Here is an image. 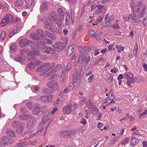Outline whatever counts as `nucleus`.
<instances>
[{
	"label": "nucleus",
	"instance_id": "1",
	"mask_svg": "<svg viewBox=\"0 0 147 147\" xmlns=\"http://www.w3.org/2000/svg\"><path fill=\"white\" fill-rule=\"evenodd\" d=\"M55 65V63H45L42 65L39 66L36 70L37 71H40V74L41 76H43L47 73L48 71L52 69Z\"/></svg>",
	"mask_w": 147,
	"mask_h": 147
},
{
	"label": "nucleus",
	"instance_id": "2",
	"mask_svg": "<svg viewBox=\"0 0 147 147\" xmlns=\"http://www.w3.org/2000/svg\"><path fill=\"white\" fill-rule=\"evenodd\" d=\"M11 126L13 128L16 129V131L19 134L21 133L24 130V125L20 121H13L12 122Z\"/></svg>",
	"mask_w": 147,
	"mask_h": 147
},
{
	"label": "nucleus",
	"instance_id": "3",
	"mask_svg": "<svg viewBox=\"0 0 147 147\" xmlns=\"http://www.w3.org/2000/svg\"><path fill=\"white\" fill-rule=\"evenodd\" d=\"M90 60V56H88L87 54L82 53L80 55L78 62L80 64H86Z\"/></svg>",
	"mask_w": 147,
	"mask_h": 147
},
{
	"label": "nucleus",
	"instance_id": "4",
	"mask_svg": "<svg viewBox=\"0 0 147 147\" xmlns=\"http://www.w3.org/2000/svg\"><path fill=\"white\" fill-rule=\"evenodd\" d=\"M13 20L12 16L11 14H7L6 16L2 20L0 25L1 26H4L8 23H12Z\"/></svg>",
	"mask_w": 147,
	"mask_h": 147
},
{
	"label": "nucleus",
	"instance_id": "5",
	"mask_svg": "<svg viewBox=\"0 0 147 147\" xmlns=\"http://www.w3.org/2000/svg\"><path fill=\"white\" fill-rule=\"evenodd\" d=\"M20 46L21 47H24L27 46L29 45H32L34 44V41H30L26 38H21L19 41Z\"/></svg>",
	"mask_w": 147,
	"mask_h": 147
},
{
	"label": "nucleus",
	"instance_id": "6",
	"mask_svg": "<svg viewBox=\"0 0 147 147\" xmlns=\"http://www.w3.org/2000/svg\"><path fill=\"white\" fill-rule=\"evenodd\" d=\"M36 123V118L33 116L29 119V121L27 123L26 127L28 129H31L33 128V126Z\"/></svg>",
	"mask_w": 147,
	"mask_h": 147
},
{
	"label": "nucleus",
	"instance_id": "7",
	"mask_svg": "<svg viewBox=\"0 0 147 147\" xmlns=\"http://www.w3.org/2000/svg\"><path fill=\"white\" fill-rule=\"evenodd\" d=\"M72 104H69L63 107V113L64 114H69L72 111Z\"/></svg>",
	"mask_w": 147,
	"mask_h": 147
},
{
	"label": "nucleus",
	"instance_id": "8",
	"mask_svg": "<svg viewBox=\"0 0 147 147\" xmlns=\"http://www.w3.org/2000/svg\"><path fill=\"white\" fill-rule=\"evenodd\" d=\"M48 86L52 88L53 90H57L59 89L57 82L54 81H52L47 83Z\"/></svg>",
	"mask_w": 147,
	"mask_h": 147
},
{
	"label": "nucleus",
	"instance_id": "9",
	"mask_svg": "<svg viewBox=\"0 0 147 147\" xmlns=\"http://www.w3.org/2000/svg\"><path fill=\"white\" fill-rule=\"evenodd\" d=\"M45 108V106H42L40 107L37 105H36L34 106V110L32 111V114L34 115H37L39 114L41 110Z\"/></svg>",
	"mask_w": 147,
	"mask_h": 147
},
{
	"label": "nucleus",
	"instance_id": "10",
	"mask_svg": "<svg viewBox=\"0 0 147 147\" xmlns=\"http://www.w3.org/2000/svg\"><path fill=\"white\" fill-rule=\"evenodd\" d=\"M51 46L59 51L61 50L63 48L62 44L60 42H58L55 44H52Z\"/></svg>",
	"mask_w": 147,
	"mask_h": 147
},
{
	"label": "nucleus",
	"instance_id": "11",
	"mask_svg": "<svg viewBox=\"0 0 147 147\" xmlns=\"http://www.w3.org/2000/svg\"><path fill=\"white\" fill-rule=\"evenodd\" d=\"M45 48V53L47 54L54 53L55 52V50L50 46H46Z\"/></svg>",
	"mask_w": 147,
	"mask_h": 147
},
{
	"label": "nucleus",
	"instance_id": "12",
	"mask_svg": "<svg viewBox=\"0 0 147 147\" xmlns=\"http://www.w3.org/2000/svg\"><path fill=\"white\" fill-rule=\"evenodd\" d=\"M133 75L131 73L127 72L125 74L123 77L124 78H126L128 80H131L133 83H134V79L132 78Z\"/></svg>",
	"mask_w": 147,
	"mask_h": 147
},
{
	"label": "nucleus",
	"instance_id": "13",
	"mask_svg": "<svg viewBox=\"0 0 147 147\" xmlns=\"http://www.w3.org/2000/svg\"><path fill=\"white\" fill-rule=\"evenodd\" d=\"M44 33L45 35V36H46L47 37L51 38L53 40H56V38L55 36L49 31H45L44 32Z\"/></svg>",
	"mask_w": 147,
	"mask_h": 147
},
{
	"label": "nucleus",
	"instance_id": "14",
	"mask_svg": "<svg viewBox=\"0 0 147 147\" xmlns=\"http://www.w3.org/2000/svg\"><path fill=\"white\" fill-rule=\"evenodd\" d=\"M48 9V6L47 3L46 2L42 3L41 5L40 9V11H45L47 10Z\"/></svg>",
	"mask_w": 147,
	"mask_h": 147
},
{
	"label": "nucleus",
	"instance_id": "15",
	"mask_svg": "<svg viewBox=\"0 0 147 147\" xmlns=\"http://www.w3.org/2000/svg\"><path fill=\"white\" fill-rule=\"evenodd\" d=\"M6 134L8 136L11 137L12 138H15L16 136L15 132L11 129H7L6 131Z\"/></svg>",
	"mask_w": 147,
	"mask_h": 147
},
{
	"label": "nucleus",
	"instance_id": "16",
	"mask_svg": "<svg viewBox=\"0 0 147 147\" xmlns=\"http://www.w3.org/2000/svg\"><path fill=\"white\" fill-rule=\"evenodd\" d=\"M71 18L68 12L67 13V15L66 16L65 22L67 26H69L70 24Z\"/></svg>",
	"mask_w": 147,
	"mask_h": 147
},
{
	"label": "nucleus",
	"instance_id": "17",
	"mask_svg": "<svg viewBox=\"0 0 147 147\" xmlns=\"http://www.w3.org/2000/svg\"><path fill=\"white\" fill-rule=\"evenodd\" d=\"M111 21L110 18H108V19H106L103 22L102 27L104 28L107 27L110 24Z\"/></svg>",
	"mask_w": 147,
	"mask_h": 147
},
{
	"label": "nucleus",
	"instance_id": "18",
	"mask_svg": "<svg viewBox=\"0 0 147 147\" xmlns=\"http://www.w3.org/2000/svg\"><path fill=\"white\" fill-rule=\"evenodd\" d=\"M53 96L52 95H50L49 96L45 95L41 96L40 97V100L41 101H47L48 100V101L49 100L50 98L53 97Z\"/></svg>",
	"mask_w": 147,
	"mask_h": 147
},
{
	"label": "nucleus",
	"instance_id": "19",
	"mask_svg": "<svg viewBox=\"0 0 147 147\" xmlns=\"http://www.w3.org/2000/svg\"><path fill=\"white\" fill-rule=\"evenodd\" d=\"M51 23H48L44 25V27L48 30L49 31L52 32L53 30L52 28L51 27Z\"/></svg>",
	"mask_w": 147,
	"mask_h": 147
},
{
	"label": "nucleus",
	"instance_id": "20",
	"mask_svg": "<svg viewBox=\"0 0 147 147\" xmlns=\"http://www.w3.org/2000/svg\"><path fill=\"white\" fill-rule=\"evenodd\" d=\"M56 13L54 11H53L50 13V15L49 16V19H52L53 20L55 21L56 20Z\"/></svg>",
	"mask_w": 147,
	"mask_h": 147
},
{
	"label": "nucleus",
	"instance_id": "21",
	"mask_svg": "<svg viewBox=\"0 0 147 147\" xmlns=\"http://www.w3.org/2000/svg\"><path fill=\"white\" fill-rule=\"evenodd\" d=\"M30 36L32 39L36 40H38L40 39V37L38 36L37 34L34 33L30 34Z\"/></svg>",
	"mask_w": 147,
	"mask_h": 147
},
{
	"label": "nucleus",
	"instance_id": "22",
	"mask_svg": "<svg viewBox=\"0 0 147 147\" xmlns=\"http://www.w3.org/2000/svg\"><path fill=\"white\" fill-rule=\"evenodd\" d=\"M90 110L91 113L94 115L97 114L99 110L98 108L96 107V106L92 108L90 107Z\"/></svg>",
	"mask_w": 147,
	"mask_h": 147
},
{
	"label": "nucleus",
	"instance_id": "23",
	"mask_svg": "<svg viewBox=\"0 0 147 147\" xmlns=\"http://www.w3.org/2000/svg\"><path fill=\"white\" fill-rule=\"evenodd\" d=\"M137 137L136 136H132L131 141V144L133 145H135L137 144Z\"/></svg>",
	"mask_w": 147,
	"mask_h": 147
},
{
	"label": "nucleus",
	"instance_id": "24",
	"mask_svg": "<svg viewBox=\"0 0 147 147\" xmlns=\"http://www.w3.org/2000/svg\"><path fill=\"white\" fill-rule=\"evenodd\" d=\"M82 103L85 104V106H86V104H87V106L89 109H90V107H95V106L93 105V104L91 102H82Z\"/></svg>",
	"mask_w": 147,
	"mask_h": 147
},
{
	"label": "nucleus",
	"instance_id": "25",
	"mask_svg": "<svg viewBox=\"0 0 147 147\" xmlns=\"http://www.w3.org/2000/svg\"><path fill=\"white\" fill-rule=\"evenodd\" d=\"M73 47L71 45L67 50V55L68 56L70 55L73 53Z\"/></svg>",
	"mask_w": 147,
	"mask_h": 147
},
{
	"label": "nucleus",
	"instance_id": "26",
	"mask_svg": "<svg viewBox=\"0 0 147 147\" xmlns=\"http://www.w3.org/2000/svg\"><path fill=\"white\" fill-rule=\"evenodd\" d=\"M36 32L37 34L39 35L41 37L43 38L45 37L44 32L42 30L38 29L37 30Z\"/></svg>",
	"mask_w": 147,
	"mask_h": 147
},
{
	"label": "nucleus",
	"instance_id": "27",
	"mask_svg": "<svg viewBox=\"0 0 147 147\" xmlns=\"http://www.w3.org/2000/svg\"><path fill=\"white\" fill-rule=\"evenodd\" d=\"M55 20L57 26L59 27H61L62 26V23L61 19L59 18H57Z\"/></svg>",
	"mask_w": 147,
	"mask_h": 147
},
{
	"label": "nucleus",
	"instance_id": "28",
	"mask_svg": "<svg viewBox=\"0 0 147 147\" xmlns=\"http://www.w3.org/2000/svg\"><path fill=\"white\" fill-rule=\"evenodd\" d=\"M47 108V107H45V108L41 110V111L46 117L48 116L50 112V111H49V110H48V111H46V110Z\"/></svg>",
	"mask_w": 147,
	"mask_h": 147
},
{
	"label": "nucleus",
	"instance_id": "29",
	"mask_svg": "<svg viewBox=\"0 0 147 147\" xmlns=\"http://www.w3.org/2000/svg\"><path fill=\"white\" fill-rule=\"evenodd\" d=\"M26 2L29 6L33 4L34 5L36 3L35 0H26Z\"/></svg>",
	"mask_w": 147,
	"mask_h": 147
},
{
	"label": "nucleus",
	"instance_id": "30",
	"mask_svg": "<svg viewBox=\"0 0 147 147\" xmlns=\"http://www.w3.org/2000/svg\"><path fill=\"white\" fill-rule=\"evenodd\" d=\"M57 12L59 15H60L64 18V12L63 11L61 8H58L57 9Z\"/></svg>",
	"mask_w": 147,
	"mask_h": 147
},
{
	"label": "nucleus",
	"instance_id": "31",
	"mask_svg": "<svg viewBox=\"0 0 147 147\" xmlns=\"http://www.w3.org/2000/svg\"><path fill=\"white\" fill-rule=\"evenodd\" d=\"M147 114V109H145L144 110V112L141 114L140 115L139 117L140 119H142L145 117L146 115Z\"/></svg>",
	"mask_w": 147,
	"mask_h": 147
},
{
	"label": "nucleus",
	"instance_id": "32",
	"mask_svg": "<svg viewBox=\"0 0 147 147\" xmlns=\"http://www.w3.org/2000/svg\"><path fill=\"white\" fill-rule=\"evenodd\" d=\"M138 50V46L137 44L136 43L135 46V49L133 50V55L135 56H137V51Z\"/></svg>",
	"mask_w": 147,
	"mask_h": 147
},
{
	"label": "nucleus",
	"instance_id": "33",
	"mask_svg": "<svg viewBox=\"0 0 147 147\" xmlns=\"http://www.w3.org/2000/svg\"><path fill=\"white\" fill-rule=\"evenodd\" d=\"M34 105V104L32 102H28L26 104L27 107L29 109H32L33 108Z\"/></svg>",
	"mask_w": 147,
	"mask_h": 147
},
{
	"label": "nucleus",
	"instance_id": "34",
	"mask_svg": "<svg viewBox=\"0 0 147 147\" xmlns=\"http://www.w3.org/2000/svg\"><path fill=\"white\" fill-rule=\"evenodd\" d=\"M28 144V142H24L21 143L17 144L18 147H23Z\"/></svg>",
	"mask_w": 147,
	"mask_h": 147
},
{
	"label": "nucleus",
	"instance_id": "35",
	"mask_svg": "<svg viewBox=\"0 0 147 147\" xmlns=\"http://www.w3.org/2000/svg\"><path fill=\"white\" fill-rule=\"evenodd\" d=\"M1 140L4 142L6 145L8 144V137L4 136L2 138Z\"/></svg>",
	"mask_w": 147,
	"mask_h": 147
},
{
	"label": "nucleus",
	"instance_id": "36",
	"mask_svg": "<svg viewBox=\"0 0 147 147\" xmlns=\"http://www.w3.org/2000/svg\"><path fill=\"white\" fill-rule=\"evenodd\" d=\"M18 32H19L18 31H17L15 29L10 32L9 34V37L10 38H11L14 34Z\"/></svg>",
	"mask_w": 147,
	"mask_h": 147
},
{
	"label": "nucleus",
	"instance_id": "37",
	"mask_svg": "<svg viewBox=\"0 0 147 147\" xmlns=\"http://www.w3.org/2000/svg\"><path fill=\"white\" fill-rule=\"evenodd\" d=\"M146 10V7H144L141 10L140 13L138 14V16L139 17L143 16L145 13Z\"/></svg>",
	"mask_w": 147,
	"mask_h": 147
},
{
	"label": "nucleus",
	"instance_id": "38",
	"mask_svg": "<svg viewBox=\"0 0 147 147\" xmlns=\"http://www.w3.org/2000/svg\"><path fill=\"white\" fill-rule=\"evenodd\" d=\"M32 62L34 68L36 66L40 64V60H38L34 61Z\"/></svg>",
	"mask_w": 147,
	"mask_h": 147
},
{
	"label": "nucleus",
	"instance_id": "39",
	"mask_svg": "<svg viewBox=\"0 0 147 147\" xmlns=\"http://www.w3.org/2000/svg\"><path fill=\"white\" fill-rule=\"evenodd\" d=\"M116 48L118 49V53H120L121 51L123 50V48L121 46H120L119 45H116Z\"/></svg>",
	"mask_w": 147,
	"mask_h": 147
},
{
	"label": "nucleus",
	"instance_id": "40",
	"mask_svg": "<svg viewBox=\"0 0 147 147\" xmlns=\"http://www.w3.org/2000/svg\"><path fill=\"white\" fill-rule=\"evenodd\" d=\"M3 10L4 11H7L9 9V7L7 3H5L3 4Z\"/></svg>",
	"mask_w": 147,
	"mask_h": 147
},
{
	"label": "nucleus",
	"instance_id": "41",
	"mask_svg": "<svg viewBox=\"0 0 147 147\" xmlns=\"http://www.w3.org/2000/svg\"><path fill=\"white\" fill-rule=\"evenodd\" d=\"M27 67L28 68L31 69L34 68L32 62H30L27 65Z\"/></svg>",
	"mask_w": 147,
	"mask_h": 147
},
{
	"label": "nucleus",
	"instance_id": "42",
	"mask_svg": "<svg viewBox=\"0 0 147 147\" xmlns=\"http://www.w3.org/2000/svg\"><path fill=\"white\" fill-rule=\"evenodd\" d=\"M74 86V84L73 83H71L69 84L67 88H68V90H70V91L73 89Z\"/></svg>",
	"mask_w": 147,
	"mask_h": 147
},
{
	"label": "nucleus",
	"instance_id": "43",
	"mask_svg": "<svg viewBox=\"0 0 147 147\" xmlns=\"http://www.w3.org/2000/svg\"><path fill=\"white\" fill-rule=\"evenodd\" d=\"M109 97L110 101H111H111H113V99L114 98V96L113 94V92H112L111 91L110 93L109 94Z\"/></svg>",
	"mask_w": 147,
	"mask_h": 147
},
{
	"label": "nucleus",
	"instance_id": "44",
	"mask_svg": "<svg viewBox=\"0 0 147 147\" xmlns=\"http://www.w3.org/2000/svg\"><path fill=\"white\" fill-rule=\"evenodd\" d=\"M61 65L60 64H58L55 66V70L56 71H59L61 69Z\"/></svg>",
	"mask_w": 147,
	"mask_h": 147
},
{
	"label": "nucleus",
	"instance_id": "45",
	"mask_svg": "<svg viewBox=\"0 0 147 147\" xmlns=\"http://www.w3.org/2000/svg\"><path fill=\"white\" fill-rule=\"evenodd\" d=\"M21 0H16L15 3V5L17 7H20L21 5Z\"/></svg>",
	"mask_w": 147,
	"mask_h": 147
},
{
	"label": "nucleus",
	"instance_id": "46",
	"mask_svg": "<svg viewBox=\"0 0 147 147\" xmlns=\"http://www.w3.org/2000/svg\"><path fill=\"white\" fill-rule=\"evenodd\" d=\"M89 34L92 36H94L96 34L95 32L92 30H90L88 31Z\"/></svg>",
	"mask_w": 147,
	"mask_h": 147
},
{
	"label": "nucleus",
	"instance_id": "47",
	"mask_svg": "<svg viewBox=\"0 0 147 147\" xmlns=\"http://www.w3.org/2000/svg\"><path fill=\"white\" fill-rule=\"evenodd\" d=\"M91 48L90 47H84V51H82V53L88 52L90 51Z\"/></svg>",
	"mask_w": 147,
	"mask_h": 147
},
{
	"label": "nucleus",
	"instance_id": "48",
	"mask_svg": "<svg viewBox=\"0 0 147 147\" xmlns=\"http://www.w3.org/2000/svg\"><path fill=\"white\" fill-rule=\"evenodd\" d=\"M33 116L31 114H28L24 115V120H26L27 121L29 119H30L31 118H32Z\"/></svg>",
	"mask_w": 147,
	"mask_h": 147
},
{
	"label": "nucleus",
	"instance_id": "49",
	"mask_svg": "<svg viewBox=\"0 0 147 147\" xmlns=\"http://www.w3.org/2000/svg\"><path fill=\"white\" fill-rule=\"evenodd\" d=\"M129 139L128 138H126L125 140L123 141L122 142L121 144L122 145H125L129 142Z\"/></svg>",
	"mask_w": 147,
	"mask_h": 147
},
{
	"label": "nucleus",
	"instance_id": "50",
	"mask_svg": "<svg viewBox=\"0 0 147 147\" xmlns=\"http://www.w3.org/2000/svg\"><path fill=\"white\" fill-rule=\"evenodd\" d=\"M66 130L60 131L59 133V136L61 137H65Z\"/></svg>",
	"mask_w": 147,
	"mask_h": 147
},
{
	"label": "nucleus",
	"instance_id": "51",
	"mask_svg": "<svg viewBox=\"0 0 147 147\" xmlns=\"http://www.w3.org/2000/svg\"><path fill=\"white\" fill-rule=\"evenodd\" d=\"M79 78L78 77H76L75 74H74L72 78V81L74 83H76V80L78 78Z\"/></svg>",
	"mask_w": 147,
	"mask_h": 147
},
{
	"label": "nucleus",
	"instance_id": "52",
	"mask_svg": "<svg viewBox=\"0 0 147 147\" xmlns=\"http://www.w3.org/2000/svg\"><path fill=\"white\" fill-rule=\"evenodd\" d=\"M82 72V70L80 69L78 70L76 72V73H74V74H75L76 77H80V76Z\"/></svg>",
	"mask_w": 147,
	"mask_h": 147
},
{
	"label": "nucleus",
	"instance_id": "53",
	"mask_svg": "<svg viewBox=\"0 0 147 147\" xmlns=\"http://www.w3.org/2000/svg\"><path fill=\"white\" fill-rule=\"evenodd\" d=\"M68 133L69 134V137H71L74 135L75 131L72 130H68Z\"/></svg>",
	"mask_w": 147,
	"mask_h": 147
},
{
	"label": "nucleus",
	"instance_id": "54",
	"mask_svg": "<svg viewBox=\"0 0 147 147\" xmlns=\"http://www.w3.org/2000/svg\"><path fill=\"white\" fill-rule=\"evenodd\" d=\"M76 54H74L71 58V62L72 63H74L76 61Z\"/></svg>",
	"mask_w": 147,
	"mask_h": 147
},
{
	"label": "nucleus",
	"instance_id": "55",
	"mask_svg": "<svg viewBox=\"0 0 147 147\" xmlns=\"http://www.w3.org/2000/svg\"><path fill=\"white\" fill-rule=\"evenodd\" d=\"M38 45L39 48H40L41 46H45L46 45V43L44 42H38Z\"/></svg>",
	"mask_w": 147,
	"mask_h": 147
},
{
	"label": "nucleus",
	"instance_id": "56",
	"mask_svg": "<svg viewBox=\"0 0 147 147\" xmlns=\"http://www.w3.org/2000/svg\"><path fill=\"white\" fill-rule=\"evenodd\" d=\"M58 110V109H57V107H55L51 111V115H54L55 113V112Z\"/></svg>",
	"mask_w": 147,
	"mask_h": 147
},
{
	"label": "nucleus",
	"instance_id": "57",
	"mask_svg": "<svg viewBox=\"0 0 147 147\" xmlns=\"http://www.w3.org/2000/svg\"><path fill=\"white\" fill-rule=\"evenodd\" d=\"M135 11L134 10V11L133 12V17L132 18V20H134L135 21L137 19V16L136 15V13H134V12Z\"/></svg>",
	"mask_w": 147,
	"mask_h": 147
},
{
	"label": "nucleus",
	"instance_id": "58",
	"mask_svg": "<svg viewBox=\"0 0 147 147\" xmlns=\"http://www.w3.org/2000/svg\"><path fill=\"white\" fill-rule=\"evenodd\" d=\"M5 31H3L2 32L1 36L0 38L2 39L3 40H4L5 38Z\"/></svg>",
	"mask_w": 147,
	"mask_h": 147
},
{
	"label": "nucleus",
	"instance_id": "59",
	"mask_svg": "<svg viewBox=\"0 0 147 147\" xmlns=\"http://www.w3.org/2000/svg\"><path fill=\"white\" fill-rule=\"evenodd\" d=\"M23 27V25L22 24V23L20 22H18L17 23L16 25V28L18 29H20Z\"/></svg>",
	"mask_w": 147,
	"mask_h": 147
},
{
	"label": "nucleus",
	"instance_id": "60",
	"mask_svg": "<svg viewBox=\"0 0 147 147\" xmlns=\"http://www.w3.org/2000/svg\"><path fill=\"white\" fill-rule=\"evenodd\" d=\"M48 120L47 118H44L42 119V122L40 123L39 125V126H42V125L44 124Z\"/></svg>",
	"mask_w": 147,
	"mask_h": 147
},
{
	"label": "nucleus",
	"instance_id": "61",
	"mask_svg": "<svg viewBox=\"0 0 147 147\" xmlns=\"http://www.w3.org/2000/svg\"><path fill=\"white\" fill-rule=\"evenodd\" d=\"M86 121L84 118H82L80 121V122L84 125L86 124Z\"/></svg>",
	"mask_w": 147,
	"mask_h": 147
},
{
	"label": "nucleus",
	"instance_id": "62",
	"mask_svg": "<svg viewBox=\"0 0 147 147\" xmlns=\"http://www.w3.org/2000/svg\"><path fill=\"white\" fill-rule=\"evenodd\" d=\"M29 100L34 101L35 100H38V98L37 97L35 96L34 97H30L29 98Z\"/></svg>",
	"mask_w": 147,
	"mask_h": 147
},
{
	"label": "nucleus",
	"instance_id": "63",
	"mask_svg": "<svg viewBox=\"0 0 147 147\" xmlns=\"http://www.w3.org/2000/svg\"><path fill=\"white\" fill-rule=\"evenodd\" d=\"M110 71L112 72L115 74L118 71V69L117 68L115 67L114 68L111 69Z\"/></svg>",
	"mask_w": 147,
	"mask_h": 147
},
{
	"label": "nucleus",
	"instance_id": "64",
	"mask_svg": "<svg viewBox=\"0 0 147 147\" xmlns=\"http://www.w3.org/2000/svg\"><path fill=\"white\" fill-rule=\"evenodd\" d=\"M72 67V65L70 63H68L67 66V71H69Z\"/></svg>",
	"mask_w": 147,
	"mask_h": 147
}]
</instances>
